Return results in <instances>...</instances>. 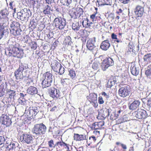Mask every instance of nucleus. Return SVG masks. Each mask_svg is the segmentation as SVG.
Instances as JSON below:
<instances>
[{
    "label": "nucleus",
    "mask_w": 151,
    "mask_h": 151,
    "mask_svg": "<svg viewBox=\"0 0 151 151\" xmlns=\"http://www.w3.org/2000/svg\"><path fill=\"white\" fill-rule=\"evenodd\" d=\"M9 12L7 8L4 9L0 11V39L4 35H7L9 33L8 29H4L3 25L8 21L7 16Z\"/></svg>",
    "instance_id": "1"
},
{
    "label": "nucleus",
    "mask_w": 151,
    "mask_h": 151,
    "mask_svg": "<svg viewBox=\"0 0 151 151\" xmlns=\"http://www.w3.org/2000/svg\"><path fill=\"white\" fill-rule=\"evenodd\" d=\"M46 127L43 123L36 124L35 125L32 130L34 134L37 136L44 134L46 131Z\"/></svg>",
    "instance_id": "2"
},
{
    "label": "nucleus",
    "mask_w": 151,
    "mask_h": 151,
    "mask_svg": "<svg viewBox=\"0 0 151 151\" xmlns=\"http://www.w3.org/2000/svg\"><path fill=\"white\" fill-rule=\"evenodd\" d=\"M5 54L9 56L17 57L18 58H21L24 55L22 50L20 51L19 48L17 47H14L12 49L7 50L5 51Z\"/></svg>",
    "instance_id": "3"
},
{
    "label": "nucleus",
    "mask_w": 151,
    "mask_h": 151,
    "mask_svg": "<svg viewBox=\"0 0 151 151\" xmlns=\"http://www.w3.org/2000/svg\"><path fill=\"white\" fill-rule=\"evenodd\" d=\"M45 78L42 82V87L44 88L50 86L54 78L52 74L47 72L44 74Z\"/></svg>",
    "instance_id": "4"
},
{
    "label": "nucleus",
    "mask_w": 151,
    "mask_h": 151,
    "mask_svg": "<svg viewBox=\"0 0 151 151\" xmlns=\"http://www.w3.org/2000/svg\"><path fill=\"white\" fill-rule=\"evenodd\" d=\"M50 66L54 71L57 72L60 75L63 74L64 72V68L56 60H52Z\"/></svg>",
    "instance_id": "5"
},
{
    "label": "nucleus",
    "mask_w": 151,
    "mask_h": 151,
    "mask_svg": "<svg viewBox=\"0 0 151 151\" xmlns=\"http://www.w3.org/2000/svg\"><path fill=\"white\" fill-rule=\"evenodd\" d=\"M30 10L27 9H24L17 13V18L22 21L28 20L29 17L31 16Z\"/></svg>",
    "instance_id": "6"
},
{
    "label": "nucleus",
    "mask_w": 151,
    "mask_h": 151,
    "mask_svg": "<svg viewBox=\"0 0 151 151\" xmlns=\"http://www.w3.org/2000/svg\"><path fill=\"white\" fill-rule=\"evenodd\" d=\"M132 115L139 119H144L147 117L148 114L145 110L138 109L132 113Z\"/></svg>",
    "instance_id": "7"
},
{
    "label": "nucleus",
    "mask_w": 151,
    "mask_h": 151,
    "mask_svg": "<svg viewBox=\"0 0 151 151\" xmlns=\"http://www.w3.org/2000/svg\"><path fill=\"white\" fill-rule=\"evenodd\" d=\"M95 40L93 39H89L87 41L86 46L87 48L95 55L98 50L97 46L94 45Z\"/></svg>",
    "instance_id": "8"
},
{
    "label": "nucleus",
    "mask_w": 151,
    "mask_h": 151,
    "mask_svg": "<svg viewBox=\"0 0 151 151\" xmlns=\"http://www.w3.org/2000/svg\"><path fill=\"white\" fill-rule=\"evenodd\" d=\"M55 27L60 29H62L66 25V21L63 18H56L54 20Z\"/></svg>",
    "instance_id": "9"
},
{
    "label": "nucleus",
    "mask_w": 151,
    "mask_h": 151,
    "mask_svg": "<svg viewBox=\"0 0 151 151\" xmlns=\"http://www.w3.org/2000/svg\"><path fill=\"white\" fill-rule=\"evenodd\" d=\"M130 93L129 87L127 85H125L121 87L119 90V95L123 97L128 96Z\"/></svg>",
    "instance_id": "10"
},
{
    "label": "nucleus",
    "mask_w": 151,
    "mask_h": 151,
    "mask_svg": "<svg viewBox=\"0 0 151 151\" xmlns=\"http://www.w3.org/2000/svg\"><path fill=\"white\" fill-rule=\"evenodd\" d=\"M48 92L50 96L53 99H57L60 97V91L53 87L49 89Z\"/></svg>",
    "instance_id": "11"
},
{
    "label": "nucleus",
    "mask_w": 151,
    "mask_h": 151,
    "mask_svg": "<svg viewBox=\"0 0 151 151\" xmlns=\"http://www.w3.org/2000/svg\"><path fill=\"white\" fill-rule=\"evenodd\" d=\"M87 97L90 103L93 104V105L94 107H96L98 106L97 95L96 94L94 93H90Z\"/></svg>",
    "instance_id": "12"
},
{
    "label": "nucleus",
    "mask_w": 151,
    "mask_h": 151,
    "mask_svg": "<svg viewBox=\"0 0 151 151\" xmlns=\"http://www.w3.org/2000/svg\"><path fill=\"white\" fill-rule=\"evenodd\" d=\"M0 120L2 124L5 125L6 127H9L12 124L11 119L6 115L3 114L0 117Z\"/></svg>",
    "instance_id": "13"
},
{
    "label": "nucleus",
    "mask_w": 151,
    "mask_h": 151,
    "mask_svg": "<svg viewBox=\"0 0 151 151\" xmlns=\"http://www.w3.org/2000/svg\"><path fill=\"white\" fill-rule=\"evenodd\" d=\"M22 141L27 144H32L34 138L30 134H23L22 136ZM22 137H21V138Z\"/></svg>",
    "instance_id": "14"
},
{
    "label": "nucleus",
    "mask_w": 151,
    "mask_h": 151,
    "mask_svg": "<svg viewBox=\"0 0 151 151\" xmlns=\"http://www.w3.org/2000/svg\"><path fill=\"white\" fill-rule=\"evenodd\" d=\"M144 11L143 7L140 6H137L135 9L134 13L136 17H141L142 16Z\"/></svg>",
    "instance_id": "15"
},
{
    "label": "nucleus",
    "mask_w": 151,
    "mask_h": 151,
    "mask_svg": "<svg viewBox=\"0 0 151 151\" xmlns=\"http://www.w3.org/2000/svg\"><path fill=\"white\" fill-rule=\"evenodd\" d=\"M27 108L28 107L26 108L24 114L27 115L28 117L31 119H34L36 115H34V112L32 109V107H30L28 108Z\"/></svg>",
    "instance_id": "16"
},
{
    "label": "nucleus",
    "mask_w": 151,
    "mask_h": 151,
    "mask_svg": "<svg viewBox=\"0 0 151 151\" xmlns=\"http://www.w3.org/2000/svg\"><path fill=\"white\" fill-rule=\"evenodd\" d=\"M74 139L76 141H82L87 139V137L86 135L84 134H74Z\"/></svg>",
    "instance_id": "17"
},
{
    "label": "nucleus",
    "mask_w": 151,
    "mask_h": 151,
    "mask_svg": "<svg viewBox=\"0 0 151 151\" xmlns=\"http://www.w3.org/2000/svg\"><path fill=\"white\" fill-rule=\"evenodd\" d=\"M110 46V44L109 43L108 40H106L103 41L100 47L103 50H106Z\"/></svg>",
    "instance_id": "18"
},
{
    "label": "nucleus",
    "mask_w": 151,
    "mask_h": 151,
    "mask_svg": "<svg viewBox=\"0 0 151 151\" xmlns=\"http://www.w3.org/2000/svg\"><path fill=\"white\" fill-rule=\"evenodd\" d=\"M140 102L139 100L134 101L129 106V108L131 110H134L139 107Z\"/></svg>",
    "instance_id": "19"
},
{
    "label": "nucleus",
    "mask_w": 151,
    "mask_h": 151,
    "mask_svg": "<svg viewBox=\"0 0 151 151\" xmlns=\"http://www.w3.org/2000/svg\"><path fill=\"white\" fill-rule=\"evenodd\" d=\"M22 72V71L18 69L14 72V76L16 77V79L18 81L17 82L23 79V76Z\"/></svg>",
    "instance_id": "20"
},
{
    "label": "nucleus",
    "mask_w": 151,
    "mask_h": 151,
    "mask_svg": "<svg viewBox=\"0 0 151 151\" xmlns=\"http://www.w3.org/2000/svg\"><path fill=\"white\" fill-rule=\"evenodd\" d=\"M27 92L28 94L33 95L36 94L38 92V90L34 86H30L27 88Z\"/></svg>",
    "instance_id": "21"
},
{
    "label": "nucleus",
    "mask_w": 151,
    "mask_h": 151,
    "mask_svg": "<svg viewBox=\"0 0 151 151\" xmlns=\"http://www.w3.org/2000/svg\"><path fill=\"white\" fill-rule=\"evenodd\" d=\"M11 33L15 36L21 35V32L22 31L20 28H15V29H9Z\"/></svg>",
    "instance_id": "22"
},
{
    "label": "nucleus",
    "mask_w": 151,
    "mask_h": 151,
    "mask_svg": "<svg viewBox=\"0 0 151 151\" xmlns=\"http://www.w3.org/2000/svg\"><path fill=\"white\" fill-rule=\"evenodd\" d=\"M18 144L17 142L15 143L14 142H10L9 145L6 146V148H8L9 150H14V151L16 149L18 148L17 147Z\"/></svg>",
    "instance_id": "23"
},
{
    "label": "nucleus",
    "mask_w": 151,
    "mask_h": 151,
    "mask_svg": "<svg viewBox=\"0 0 151 151\" xmlns=\"http://www.w3.org/2000/svg\"><path fill=\"white\" fill-rule=\"evenodd\" d=\"M111 0H97V2L99 6L110 5Z\"/></svg>",
    "instance_id": "24"
},
{
    "label": "nucleus",
    "mask_w": 151,
    "mask_h": 151,
    "mask_svg": "<svg viewBox=\"0 0 151 151\" xmlns=\"http://www.w3.org/2000/svg\"><path fill=\"white\" fill-rule=\"evenodd\" d=\"M116 82V78L114 77L112 79H110L108 81L107 84L108 87L111 88L112 86L114 85Z\"/></svg>",
    "instance_id": "25"
},
{
    "label": "nucleus",
    "mask_w": 151,
    "mask_h": 151,
    "mask_svg": "<svg viewBox=\"0 0 151 151\" xmlns=\"http://www.w3.org/2000/svg\"><path fill=\"white\" fill-rule=\"evenodd\" d=\"M79 12L76 14V13L73 12V14H74L73 15H70L71 16V17L73 18L74 19H76L77 18V17H79L81 15H82L83 13V9L82 8H80L79 10Z\"/></svg>",
    "instance_id": "26"
},
{
    "label": "nucleus",
    "mask_w": 151,
    "mask_h": 151,
    "mask_svg": "<svg viewBox=\"0 0 151 151\" xmlns=\"http://www.w3.org/2000/svg\"><path fill=\"white\" fill-rule=\"evenodd\" d=\"M131 71L132 74L134 76L137 75L139 73V69L138 68H136L135 66L131 67Z\"/></svg>",
    "instance_id": "27"
},
{
    "label": "nucleus",
    "mask_w": 151,
    "mask_h": 151,
    "mask_svg": "<svg viewBox=\"0 0 151 151\" xmlns=\"http://www.w3.org/2000/svg\"><path fill=\"white\" fill-rule=\"evenodd\" d=\"M28 68V64L24 63H21L19 65V66L18 69L22 72L24 70H27V69Z\"/></svg>",
    "instance_id": "28"
},
{
    "label": "nucleus",
    "mask_w": 151,
    "mask_h": 151,
    "mask_svg": "<svg viewBox=\"0 0 151 151\" xmlns=\"http://www.w3.org/2000/svg\"><path fill=\"white\" fill-rule=\"evenodd\" d=\"M143 59L144 61L147 63L151 62V54L148 53L145 55Z\"/></svg>",
    "instance_id": "29"
},
{
    "label": "nucleus",
    "mask_w": 151,
    "mask_h": 151,
    "mask_svg": "<svg viewBox=\"0 0 151 151\" xmlns=\"http://www.w3.org/2000/svg\"><path fill=\"white\" fill-rule=\"evenodd\" d=\"M8 92L9 93V97L11 99H13L14 100H15L16 99V91L14 90H9L8 91Z\"/></svg>",
    "instance_id": "30"
},
{
    "label": "nucleus",
    "mask_w": 151,
    "mask_h": 151,
    "mask_svg": "<svg viewBox=\"0 0 151 151\" xmlns=\"http://www.w3.org/2000/svg\"><path fill=\"white\" fill-rule=\"evenodd\" d=\"M80 26L78 22H75L72 25V28L73 30L77 31L79 30Z\"/></svg>",
    "instance_id": "31"
},
{
    "label": "nucleus",
    "mask_w": 151,
    "mask_h": 151,
    "mask_svg": "<svg viewBox=\"0 0 151 151\" xmlns=\"http://www.w3.org/2000/svg\"><path fill=\"white\" fill-rule=\"evenodd\" d=\"M106 62L105 63H107L108 67L114 65V61L112 58H106L104 59Z\"/></svg>",
    "instance_id": "32"
},
{
    "label": "nucleus",
    "mask_w": 151,
    "mask_h": 151,
    "mask_svg": "<svg viewBox=\"0 0 151 151\" xmlns=\"http://www.w3.org/2000/svg\"><path fill=\"white\" fill-rule=\"evenodd\" d=\"M20 24L19 23L16 22H14L11 24L10 28L11 29H17V28H20L19 27Z\"/></svg>",
    "instance_id": "33"
},
{
    "label": "nucleus",
    "mask_w": 151,
    "mask_h": 151,
    "mask_svg": "<svg viewBox=\"0 0 151 151\" xmlns=\"http://www.w3.org/2000/svg\"><path fill=\"white\" fill-rule=\"evenodd\" d=\"M71 39L70 36H68L66 37L64 41V43L66 45H71L72 43Z\"/></svg>",
    "instance_id": "34"
},
{
    "label": "nucleus",
    "mask_w": 151,
    "mask_h": 151,
    "mask_svg": "<svg viewBox=\"0 0 151 151\" xmlns=\"http://www.w3.org/2000/svg\"><path fill=\"white\" fill-rule=\"evenodd\" d=\"M52 11V10L51 9V7L47 5L45 7V9L43 11V12L44 14H51L50 11Z\"/></svg>",
    "instance_id": "35"
},
{
    "label": "nucleus",
    "mask_w": 151,
    "mask_h": 151,
    "mask_svg": "<svg viewBox=\"0 0 151 151\" xmlns=\"http://www.w3.org/2000/svg\"><path fill=\"white\" fill-rule=\"evenodd\" d=\"M145 73L147 76L151 78V63L149 65Z\"/></svg>",
    "instance_id": "36"
},
{
    "label": "nucleus",
    "mask_w": 151,
    "mask_h": 151,
    "mask_svg": "<svg viewBox=\"0 0 151 151\" xmlns=\"http://www.w3.org/2000/svg\"><path fill=\"white\" fill-rule=\"evenodd\" d=\"M105 61V60L104 59L101 65L102 69L104 71L105 70L109 67L107 63H105L106 62Z\"/></svg>",
    "instance_id": "37"
},
{
    "label": "nucleus",
    "mask_w": 151,
    "mask_h": 151,
    "mask_svg": "<svg viewBox=\"0 0 151 151\" xmlns=\"http://www.w3.org/2000/svg\"><path fill=\"white\" fill-rule=\"evenodd\" d=\"M60 2L63 5L68 6L71 3L72 0H60Z\"/></svg>",
    "instance_id": "38"
},
{
    "label": "nucleus",
    "mask_w": 151,
    "mask_h": 151,
    "mask_svg": "<svg viewBox=\"0 0 151 151\" xmlns=\"http://www.w3.org/2000/svg\"><path fill=\"white\" fill-rule=\"evenodd\" d=\"M96 140V138L94 136H92L90 137L89 138L88 140L87 141V142L88 144V145L89 146L91 143L92 142V141L95 142Z\"/></svg>",
    "instance_id": "39"
},
{
    "label": "nucleus",
    "mask_w": 151,
    "mask_h": 151,
    "mask_svg": "<svg viewBox=\"0 0 151 151\" xmlns=\"http://www.w3.org/2000/svg\"><path fill=\"white\" fill-rule=\"evenodd\" d=\"M0 85V89L5 91L7 87V84L6 82H2Z\"/></svg>",
    "instance_id": "40"
},
{
    "label": "nucleus",
    "mask_w": 151,
    "mask_h": 151,
    "mask_svg": "<svg viewBox=\"0 0 151 151\" xmlns=\"http://www.w3.org/2000/svg\"><path fill=\"white\" fill-rule=\"evenodd\" d=\"M51 132H52V134H59V132L58 128L56 127H54L52 129Z\"/></svg>",
    "instance_id": "41"
},
{
    "label": "nucleus",
    "mask_w": 151,
    "mask_h": 151,
    "mask_svg": "<svg viewBox=\"0 0 151 151\" xmlns=\"http://www.w3.org/2000/svg\"><path fill=\"white\" fill-rule=\"evenodd\" d=\"M31 107L34 112V115H37L39 111L40 108L39 107H37L35 106H32Z\"/></svg>",
    "instance_id": "42"
},
{
    "label": "nucleus",
    "mask_w": 151,
    "mask_h": 151,
    "mask_svg": "<svg viewBox=\"0 0 151 151\" xmlns=\"http://www.w3.org/2000/svg\"><path fill=\"white\" fill-rule=\"evenodd\" d=\"M97 14L98 13L97 11H96L94 13V14L90 16V18L92 20L93 22L96 21V19L98 17V16H97Z\"/></svg>",
    "instance_id": "43"
},
{
    "label": "nucleus",
    "mask_w": 151,
    "mask_h": 151,
    "mask_svg": "<svg viewBox=\"0 0 151 151\" xmlns=\"http://www.w3.org/2000/svg\"><path fill=\"white\" fill-rule=\"evenodd\" d=\"M99 63L98 62H95L92 65V68L94 70H97L99 68Z\"/></svg>",
    "instance_id": "44"
},
{
    "label": "nucleus",
    "mask_w": 151,
    "mask_h": 151,
    "mask_svg": "<svg viewBox=\"0 0 151 151\" xmlns=\"http://www.w3.org/2000/svg\"><path fill=\"white\" fill-rule=\"evenodd\" d=\"M100 123H98L97 122H95L93 123L92 124V128L96 129H98L99 127Z\"/></svg>",
    "instance_id": "45"
},
{
    "label": "nucleus",
    "mask_w": 151,
    "mask_h": 151,
    "mask_svg": "<svg viewBox=\"0 0 151 151\" xmlns=\"http://www.w3.org/2000/svg\"><path fill=\"white\" fill-rule=\"evenodd\" d=\"M109 110L108 109H106L103 111V116L104 117H106L107 116H109Z\"/></svg>",
    "instance_id": "46"
},
{
    "label": "nucleus",
    "mask_w": 151,
    "mask_h": 151,
    "mask_svg": "<svg viewBox=\"0 0 151 151\" xmlns=\"http://www.w3.org/2000/svg\"><path fill=\"white\" fill-rule=\"evenodd\" d=\"M31 46V48L34 50H35L37 48V44L36 42L32 41L31 42L30 44Z\"/></svg>",
    "instance_id": "47"
},
{
    "label": "nucleus",
    "mask_w": 151,
    "mask_h": 151,
    "mask_svg": "<svg viewBox=\"0 0 151 151\" xmlns=\"http://www.w3.org/2000/svg\"><path fill=\"white\" fill-rule=\"evenodd\" d=\"M146 106L147 110H150V109L151 108V99H150L147 101Z\"/></svg>",
    "instance_id": "48"
},
{
    "label": "nucleus",
    "mask_w": 151,
    "mask_h": 151,
    "mask_svg": "<svg viewBox=\"0 0 151 151\" xmlns=\"http://www.w3.org/2000/svg\"><path fill=\"white\" fill-rule=\"evenodd\" d=\"M69 74L72 78H74L76 76L75 71L73 70H70L69 71Z\"/></svg>",
    "instance_id": "49"
},
{
    "label": "nucleus",
    "mask_w": 151,
    "mask_h": 151,
    "mask_svg": "<svg viewBox=\"0 0 151 151\" xmlns=\"http://www.w3.org/2000/svg\"><path fill=\"white\" fill-rule=\"evenodd\" d=\"M87 18H84L83 19V21L82 22V24L83 25V26L85 27H88L87 25Z\"/></svg>",
    "instance_id": "50"
},
{
    "label": "nucleus",
    "mask_w": 151,
    "mask_h": 151,
    "mask_svg": "<svg viewBox=\"0 0 151 151\" xmlns=\"http://www.w3.org/2000/svg\"><path fill=\"white\" fill-rule=\"evenodd\" d=\"M48 144L50 148H54V143L52 139H51L48 142Z\"/></svg>",
    "instance_id": "51"
},
{
    "label": "nucleus",
    "mask_w": 151,
    "mask_h": 151,
    "mask_svg": "<svg viewBox=\"0 0 151 151\" xmlns=\"http://www.w3.org/2000/svg\"><path fill=\"white\" fill-rule=\"evenodd\" d=\"M5 141V138L4 137L0 136V145L4 143Z\"/></svg>",
    "instance_id": "52"
},
{
    "label": "nucleus",
    "mask_w": 151,
    "mask_h": 151,
    "mask_svg": "<svg viewBox=\"0 0 151 151\" xmlns=\"http://www.w3.org/2000/svg\"><path fill=\"white\" fill-rule=\"evenodd\" d=\"M99 103L100 104H102L104 103V101L103 100V98L102 97H99V98L98 99Z\"/></svg>",
    "instance_id": "53"
},
{
    "label": "nucleus",
    "mask_w": 151,
    "mask_h": 151,
    "mask_svg": "<svg viewBox=\"0 0 151 151\" xmlns=\"http://www.w3.org/2000/svg\"><path fill=\"white\" fill-rule=\"evenodd\" d=\"M5 91L0 89V97H1L5 95Z\"/></svg>",
    "instance_id": "54"
},
{
    "label": "nucleus",
    "mask_w": 151,
    "mask_h": 151,
    "mask_svg": "<svg viewBox=\"0 0 151 151\" xmlns=\"http://www.w3.org/2000/svg\"><path fill=\"white\" fill-rule=\"evenodd\" d=\"M111 38L113 39L117 40V35L114 33H113L111 35Z\"/></svg>",
    "instance_id": "55"
},
{
    "label": "nucleus",
    "mask_w": 151,
    "mask_h": 151,
    "mask_svg": "<svg viewBox=\"0 0 151 151\" xmlns=\"http://www.w3.org/2000/svg\"><path fill=\"white\" fill-rule=\"evenodd\" d=\"M46 3L48 4H50L53 2H55V0H45Z\"/></svg>",
    "instance_id": "56"
},
{
    "label": "nucleus",
    "mask_w": 151,
    "mask_h": 151,
    "mask_svg": "<svg viewBox=\"0 0 151 151\" xmlns=\"http://www.w3.org/2000/svg\"><path fill=\"white\" fill-rule=\"evenodd\" d=\"M102 94L107 99H108L109 98V96L105 92H103L102 93Z\"/></svg>",
    "instance_id": "57"
},
{
    "label": "nucleus",
    "mask_w": 151,
    "mask_h": 151,
    "mask_svg": "<svg viewBox=\"0 0 151 151\" xmlns=\"http://www.w3.org/2000/svg\"><path fill=\"white\" fill-rule=\"evenodd\" d=\"M18 101L19 102V103L21 105H23L24 104V101H23L22 100L20 99H18Z\"/></svg>",
    "instance_id": "58"
},
{
    "label": "nucleus",
    "mask_w": 151,
    "mask_h": 151,
    "mask_svg": "<svg viewBox=\"0 0 151 151\" xmlns=\"http://www.w3.org/2000/svg\"><path fill=\"white\" fill-rule=\"evenodd\" d=\"M87 25L88 26V27H89L91 26V24H92V22L90 21L89 20L87 19Z\"/></svg>",
    "instance_id": "59"
},
{
    "label": "nucleus",
    "mask_w": 151,
    "mask_h": 151,
    "mask_svg": "<svg viewBox=\"0 0 151 151\" xmlns=\"http://www.w3.org/2000/svg\"><path fill=\"white\" fill-rule=\"evenodd\" d=\"M129 0H120V1H122V3L124 4H126L127 3Z\"/></svg>",
    "instance_id": "60"
},
{
    "label": "nucleus",
    "mask_w": 151,
    "mask_h": 151,
    "mask_svg": "<svg viewBox=\"0 0 151 151\" xmlns=\"http://www.w3.org/2000/svg\"><path fill=\"white\" fill-rule=\"evenodd\" d=\"M12 2H10V3L9 4V8L12 9H13V7L12 6Z\"/></svg>",
    "instance_id": "61"
},
{
    "label": "nucleus",
    "mask_w": 151,
    "mask_h": 151,
    "mask_svg": "<svg viewBox=\"0 0 151 151\" xmlns=\"http://www.w3.org/2000/svg\"><path fill=\"white\" fill-rule=\"evenodd\" d=\"M57 109V107L56 106H55L52 108L50 110L51 111H54L55 109Z\"/></svg>",
    "instance_id": "62"
},
{
    "label": "nucleus",
    "mask_w": 151,
    "mask_h": 151,
    "mask_svg": "<svg viewBox=\"0 0 151 151\" xmlns=\"http://www.w3.org/2000/svg\"><path fill=\"white\" fill-rule=\"evenodd\" d=\"M19 95H20V97H22V98H24L26 95V94H24L22 93H20V94H19Z\"/></svg>",
    "instance_id": "63"
},
{
    "label": "nucleus",
    "mask_w": 151,
    "mask_h": 151,
    "mask_svg": "<svg viewBox=\"0 0 151 151\" xmlns=\"http://www.w3.org/2000/svg\"><path fill=\"white\" fill-rule=\"evenodd\" d=\"M122 10L121 9H119L118 11H117L116 12V13L117 14H118L120 15L119 13H122Z\"/></svg>",
    "instance_id": "64"
}]
</instances>
